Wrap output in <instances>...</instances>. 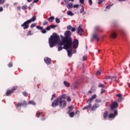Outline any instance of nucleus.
Here are the masks:
<instances>
[{
    "instance_id": "nucleus-1",
    "label": "nucleus",
    "mask_w": 130,
    "mask_h": 130,
    "mask_svg": "<svg viewBox=\"0 0 130 130\" xmlns=\"http://www.w3.org/2000/svg\"><path fill=\"white\" fill-rule=\"evenodd\" d=\"M72 32L70 31L67 30L64 33L65 37H62L61 36V38L63 42H66L65 45L63 46V49L68 50L73 45V40L71 37Z\"/></svg>"
},
{
    "instance_id": "nucleus-2",
    "label": "nucleus",
    "mask_w": 130,
    "mask_h": 130,
    "mask_svg": "<svg viewBox=\"0 0 130 130\" xmlns=\"http://www.w3.org/2000/svg\"><path fill=\"white\" fill-rule=\"evenodd\" d=\"M59 41H60L59 36H57V34L56 32L53 33L52 35H51L50 38H49V44L50 47H51V48L54 47L55 45L58 43Z\"/></svg>"
},
{
    "instance_id": "nucleus-3",
    "label": "nucleus",
    "mask_w": 130,
    "mask_h": 130,
    "mask_svg": "<svg viewBox=\"0 0 130 130\" xmlns=\"http://www.w3.org/2000/svg\"><path fill=\"white\" fill-rule=\"evenodd\" d=\"M66 98L67 95L66 94H63L60 96L59 105L60 108H64V107L67 106V101H66Z\"/></svg>"
},
{
    "instance_id": "nucleus-4",
    "label": "nucleus",
    "mask_w": 130,
    "mask_h": 130,
    "mask_svg": "<svg viewBox=\"0 0 130 130\" xmlns=\"http://www.w3.org/2000/svg\"><path fill=\"white\" fill-rule=\"evenodd\" d=\"M97 95L96 94H93L90 99H89L87 101V103H88V105L86 106L83 108V110H86V109H89V108H91L92 107V102H93V100L96 99Z\"/></svg>"
},
{
    "instance_id": "nucleus-5",
    "label": "nucleus",
    "mask_w": 130,
    "mask_h": 130,
    "mask_svg": "<svg viewBox=\"0 0 130 130\" xmlns=\"http://www.w3.org/2000/svg\"><path fill=\"white\" fill-rule=\"evenodd\" d=\"M110 110H114V109L118 108V103L117 102H112L110 105Z\"/></svg>"
},
{
    "instance_id": "nucleus-6",
    "label": "nucleus",
    "mask_w": 130,
    "mask_h": 130,
    "mask_svg": "<svg viewBox=\"0 0 130 130\" xmlns=\"http://www.w3.org/2000/svg\"><path fill=\"white\" fill-rule=\"evenodd\" d=\"M60 96L58 97L56 99L54 100L52 103V107H56L59 105Z\"/></svg>"
},
{
    "instance_id": "nucleus-7",
    "label": "nucleus",
    "mask_w": 130,
    "mask_h": 130,
    "mask_svg": "<svg viewBox=\"0 0 130 130\" xmlns=\"http://www.w3.org/2000/svg\"><path fill=\"white\" fill-rule=\"evenodd\" d=\"M63 45H66V42H63V41L60 42L58 44V51H60L62 50L63 47H62Z\"/></svg>"
},
{
    "instance_id": "nucleus-8",
    "label": "nucleus",
    "mask_w": 130,
    "mask_h": 130,
    "mask_svg": "<svg viewBox=\"0 0 130 130\" xmlns=\"http://www.w3.org/2000/svg\"><path fill=\"white\" fill-rule=\"evenodd\" d=\"M30 23L29 22V20H27L24 22L21 26L23 28V29H26L29 28V24Z\"/></svg>"
},
{
    "instance_id": "nucleus-9",
    "label": "nucleus",
    "mask_w": 130,
    "mask_h": 130,
    "mask_svg": "<svg viewBox=\"0 0 130 130\" xmlns=\"http://www.w3.org/2000/svg\"><path fill=\"white\" fill-rule=\"evenodd\" d=\"M82 27H83V25L80 24L77 28L78 34H79L80 36H82V34H83V32H84V29L82 28Z\"/></svg>"
},
{
    "instance_id": "nucleus-10",
    "label": "nucleus",
    "mask_w": 130,
    "mask_h": 130,
    "mask_svg": "<svg viewBox=\"0 0 130 130\" xmlns=\"http://www.w3.org/2000/svg\"><path fill=\"white\" fill-rule=\"evenodd\" d=\"M73 45L74 48H78V46H79V40L75 39L73 42Z\"/></svg>"
},
{
    "instance_id": "nucleus-11",
    "label": "nucleus",
    "mask_w": 130,
    "mask_h": 130,
    "mask_svg": "<svg viewBox=\"0 0 130 130\" xmlns=\"http://www.w3.org/2000/svg\"><path fill=\"white\" fill-rule=\"evenodd\" d=\"M118 112L117 110H116L114 112V114H110L108 116L109 118H114L117 115Z\"/></svg>"
},
{
    "instance_id": "nucleus-12",
    "label": "nucleus",
    "mask_w": 130,
    "mask_h": 130,
    "mask_svg": "<svg viewBox=\"0 0 130 130\" xmlns=\"http://www.w3.org/2000/svg\"><path fill=\"white\" fill-rule=\"evenodd\" d=\"M68 51V55L69 57H72L73 56V48H69V49H67Z\"/></svg>"
},
{
    "instance_id": "nucleus-13",
    "label": "nucleus",
    "mask_w": 130,
    "mask_h": 130,
    "mask_svg": "<svg viewBox=\"0 0 130 130\" xmlns=\"http://www.w3.org/2000/svg\"><path fill=\"white\" fill-rule=\"evenodd\" d=\"M44 61L46 64H51V59L50 58L46 57L44 58Z\"/></svg>"
},
{
    "instance_id": "nucleus-14",
    "label": "nucleus",
    "mask_w": 130,
    "mask_h": 130,
    "mask_svg": "<svg viewBox=\"0 0 130 130\" xmlns=\"http://www.w3.org/2000/svg\"><path fill=\"white\" fill-rule=\"evenodd\" d=\"M98 107H99V104H95L92 107H91V110L94 111V110H96Z\"/></svg>"
},
{
    "instance_id": "nucleus-15",
    "label": "nucleus",
    "mask_w": 130,
    "mask_h": 130,
    "mask_svg": "<svg viewBox=\"0 0 130 130\" xmlns=\"http://www.w3.org/2000/svg\"><path fill=\"white\" fill-rule=\"evenodd\" d=\"M28 21H29L30 23H32V22H35V21H36V16H32V17L30 19L28 20Z\"/></svg>"
},
{
    "instance_id": "nucleus-16",
    "label": "nucleus",
    "mask_w": 130,
    "mask_h": 130,
    "mask_svg": "<svg viewBox=\"0 0 130 130\" xmlns=\"http://www.w3.org/2000/svg\"><path fill=\"white\" fill-rule=\"evenodd\" d=\"M110 36L111 38H116L117 34H116L115 32H113L110 35Z\"/></svg>"
},
{
    "instance_id": "nucleus-17",
    "label": "nucleus",
    "mask_w": 130,
    "mask_h": 130,
    "mask_svg": "<svg viewBox=\"0 0 130 130\" xmlns=\"http://www.w3.org/2000/svg\"><path fill=\"white\" fill-rule=\"evenodd\" d=\"M54 20V16H51L50 18H48V21L49 22V23H52V22H53Z\"/></svg>"
},
{
    "instance_id": "nucleus-18",
    "label": "nucleus",
    "mask_w": 130,
    "mask_h": 130,
    "mask_svg": "<svg viewBox=\"0 0 130 130\" xmlns=\"http://www.w3.org/2000/svg\"><path fill=\"white\" fill-rule=\"evenodd\" d=\"M68 114H69L70 117L71 118H73L74 116H75V112H70L69 113H68Z\"/></svg>"
},
{
    "instance_id": "nucleus-19",
    "label": "nucleus",
    "mask_w": 130,
    "mask_h": 130,
    "mask_svg": "<svg viewBox=\"0 0 130 130\" xmlns=\"http://www.w3.org/2000/svg\"><path fill=\"white\" fill-rule=\"evenodd\" d=\"M107 116H108V112L106 111L103 114V117L104 119H106V118H107Z\"/></svg>"
},
{
    "instance_id": "nucleus-20",
    "label": "nucleus",
    "mask_w": 130,
    "mask_h": 130,
    "mask_svg": "<svg viewBox=\"0 0 130 130\" xmlns=\"http://www.w3.org/2000/svg\"><path fill=\"white\" fill-rule=\"evenodd\" d=\"M92 36L94 39H95L96 40H97V41H99V37H98V35H93Z\"/></svg>"
},
{
    "instance_id": "nucleus-21",
    "label": "nucleus",
    "mask_w": 130,
    "mask_h": 130,
    "mask_svg": "<svg viewBox=\"0 0 130 130\" xmlns=\"http://www.w3.org/2000/svg\"><path fill=\"white\" fill-rule=\"evenodd\" d=\"M68 109H69V111L68 112V113H70L71 111H73V109H74V106H70L68 107Z\"/></svg>"
},
{
    "instance_id": "nucleus-22",
    "label": "nucleus",
    "mask_w": 130,
    "mask_h": 130,
    "mask_svg": "<svg viewBox=\"0 0 130 130\" xmlns=\"http://www.w3.org/2000/svg\"><path fill=\"white\" fill-rule=\"evenodd\" d=\"M63 84H64L65 87H70V83L68 82V81H64L63 82Z\"/></svg>"
},
{
    "instance_id": "nucleus-23",
    "label": "nucleus",
    "mask_w": 130,
    "mask_h": 130,
    "mask_svg": "<svg viewBox=\"0 0 130 130\" xmlns=\"http://www.w3.org/2000/svg\"><path fill=\"white\" fill-rule=\"evenodd\" d=\"M67 15H68V16H71V17H72V16H74V13L72 12V11H67Z\"/></svg>"
},
{
    "instance_id": "nucleus-24",
    "label": "nucleus",
    "mask_w": 130,
    "mask_h": 130,
    "mask_svg": "<svg viewBox=\"0 0 130 130\" xmlns=\"http://www.w3.org/2000/svg\"><path fill=\"white\" fill-rule=\"evenodd\" d=\"M21 106H26L27 105V102L24 101L23 102L21 103Z\"/></svg>"
},
{
    "instance_id": "nucleus-25",
    "label": "nucleus",
    "mask_w": 130,
    "mask_h": 130,
    "mask_svg": "<svg viewBox=\"0 0 130 130\" xmlns=\"http://www.w3.org/2000/svg\"><path fill=\"white\" fill-rule=\"evenodd\" d=\"M84 11H85V9H84V6L83 5H81V9L80 11V13L82 14V13H84Z\"/></svg>"
},
{
    "instance_id": "nucleus-26",
    "label": "nucleus",
    "mask_w": 130,
    "mask_h": 130,
    "mask_svg": "<svg viewBox=\"0 0 130 130\" xmlns=\"http://www.w3.org/2000/svg\"><path fill=\"white\" fill-rule=\"evenodd\" d=\"M116 76H111V81H113V82H114V81H116Z\"/></svg>"
},
{
    "instance_id": "nucleus-27",
    "label": "nucleus",
    "mask_w": 130,
    "mask_h": 130,
    "mask_svg": "<svg viewBox=\"0 0 130 130\" xmlns=\"http://www.w3.org/2000/svg\"><path fill=\"white\" fill-rule=\"evenodd\" d=\"M13 93L12 91L11 90H8L7 92H6V96H10V95H11V94Z\"/></svg>"
},
{
    "instance_id": "nucleus-28",
    "label": "nucleus",
    "mask_w": 130,
    "mask_h": 130,
    "mask_svg": "<svg viewBox=\"0 0 130 130\" xmlns=\"http://www.w3.org/2000/svg\"><path fill=\"white\" fill-rule=\"evenodd\" d=\"M28 104H31L32 105H36V103L34 101H30L28 102Z\"/></svg>"
},
{
    "instance_id": "nucleus-29",
    "label": "nucleus",
    "mask_w": 130,
    "mask_h": 130,
    "mask_svg": "<svg viewBox=\"0 0 130 130\" xmlns=\"http://www.w3.org/2000/svg\"><path fill=\"white\" fill-rule=\"evenodd\" d=\"M18 89V86H14L11 89V91H12V93L15 91V90H17Z\"/></svg>"
},
{
    "instance_id": "nucleus-30",
    "label": "nucleus",
    "mask_w": 130,
    "mask_h": 130,
    "mask_svg": "<svg viewBox=\"0 0 130 130\" xmlns=\"http://www.w3.org/2000/svg\"><path fill=\"white\" fill-rule=\"evenodd\" d=\"M102 72V71H98L96 73H95L96 76H100L101 75V73Z\"/></svg>"
},
{
    "instance_id": "nucleus-31",
    "label": "nucleus",
    "mask_w": 130,
    "mask_h": 130,
    "mask_svg": "<svg viewBox=\"0 0 130 130\" xmlns=\"http://www.w3.org/2000/svg\"><path fill=\"white\" fill-rule=\"evenodd\" d=\"M113 5L114 4H111V5H109L106 6V9L107 10H110V8H111V7H112V6H113Z\"/></svg>"
},
{
    "instance_id": "nucleus-32",
    "label": "nucleus",
    "mask_w": 130,
    "mask_h": 130,
    "mask_svg": "<svg viewBox=\"0 0 130 130\" xmlns=\"http://www.w3.org/2000/svg\"><path fill=\"white\" fill-rule=\"evenodd\" d=\"M68 9H72L73 8V4L71 3L70 4L67 5Z\"/></svg>"
},
{
    "instance_id": "nucleus-33",
    "label": "nucleus",
    "mask_w": 130,
    "mask_h": 130,
    "mask_svg": "<svg viewBox=\"0 0 130 130\" xmlns=\"http://www.w3.org/2000/svg\"><path fill=\"white\" fill-rule=\"evenodd\" d=\"M22 10L25 11V10H27L28 9V7L26 5H23L22 7Z\"/></svg>"
},
{
    "instance_id": "nucleus-34",
    "label": "nucleus",
    "mask_w": 130,
    "mask_h": 130,
    "mask_svg": "<svg viewBox=\"0 0 130 130\" xmlns=\"http://www.w3.org/2000/svg\"><path fill=\"white\" fill-rule=\"evenodd\" d=\"M99 88H105V85L103 84H99Z\"/></svg>"
},
{
    "instance_id": "nucleus-35",
    "label": "nucleus",
    "mask_w": 130,
    "mask_h": 130,
    "mask_svg": "<svg viewBox=\"0 0 130 130\" xmlns=\"http://www.w3.org/2000/svg\"><path fill=\"white\" fill-rule=\"evenodd\" d=\"M36 28H37V29H38V30H43V27H41V26H39V25H37V26H36Z\"/></svg>"
},
{
    "instance_id": "nucleus-36",
    "label": "nucleus",
    "mask_w": 130,
    "mask_h": 130,
    "mask_svg": "<svg viewBox=\"0 0 130 130\" xmlns=\"http://www.w3.org/2000/svg\"><path fill=\"white\" fill-rule=\"evenodd\" d=\"M42 114V112H38L36 114V116L37 117H39V116H40V115Z\"/></svg>"
},
{
    "instance_id": "nucleus-37",
    "label": "nucleus",
    "mask_w": 130,
    "mask_h": 130,
    "mask_svg": "<svg viewBox=\"0 0 130 130\" xmlns=\"http://www.w3.org/2000/svg\"><path fill=\"white\" fill-rule=\"evenodd\" d=\"M67 101H68V102H71L72 101V100L71 99V97H70V96H67Z\"/></svg>"
},
{
    "instance_id": "nucleus-38",
    "label": "nucleus",
    "mask_w": 130,
    "mask_h": 130,
    "mask_svg": "<svg viewBox=\"0 0 130 130\" xmlns=\"http://www.w3.org/2000/svg\"><path fill=\"white\" fill-rule=\"evenodd\" d=\"M55 21H56V23H57V24L60 23V20L58 18H55Z\"/></svg>"
},
{
    "instance_id": "nucleus-39",
    "label": "nucleus",
    "mask_w": 130,
    "mask_h": 130,
    "mask_svg": "<svg viewBox=\"0 0 130 130\" xmlns=\"http://www.w3.org/2000/svg\"><path fill=\"white\" fill-rule=\"evenodd\" d=\"M20 106H22V104L21 103H18L16 105V108L18 107H20Z\"/></svg>"
},
{
    "instance_id": "nucleus-40",
    "label": "nucleus",
    "mask_w": 130,
    "mask_h": 130,
    "mask_svg": "<svg viewBox=\"0 0 130 130\" xmlns=\"http://www.w3.org/2000/svg\"><path fill=\"white\" fill-rule=\"evenodd\" d=\"M6 3V0H0V5H4Z\"/></svg>"
},
{
    "instance_id": "nucleus-41",
    "label": "nucleus",
    "mask_w": 130,
    "mask_h": 130,
    "mask_svg": "<svg viewBox=\"0 0 130 130\" xmlns=\"http://www.w3.org/2000/svg\"><path fill=\"white\" fill-rule=\"evenodd\" d=\"M103 2H105V0H99L98 1L99 5H101V4H102Z\"/></svg>"
},
{
    "instance_id": "nucleus-42",
    "label": "nucleus",
    "mask_w": 130,
    "mask_h": 130,
    "mask_svg": "<svg viewBox=\"0 0 130 130\" xmlns=\"http://www.w3.org/2000/svg\"><path fill=\"white\" fill-rule=\"evenodd\" d=\"M36 25H37L36 23H33L31 24L30 28H34V27H36Z\"/></svg>"
},
{
    "instance_id": "nucleus-43",
    "label": "nucleus",
    "mask_w": 130,
    "mask_h": 130,
    "mask_svg": "<svg viewBox=\"0 0 130 130\" xmlns=\"http://www.w3.org/2000/svg\"><path fill=\"white\" fill-rule=\"evenodd\" d=\"M22 94L25 97H27V96H28V93H27L26 91H24Z\"/></svg>"
},
{
    "instance_id": "nucleus-44",
    "label": "nucleus",
    "mask_w": 130,
    "mask_h": 130,
    "mask_svg": "<svg viewBox=\"0 0 130 130\" xmlns=\"http://www.w3.org/2000/svg\"><path fill=\"white\" fill-rule=\"evenodd\" d=\"M104 93H105V89L102 88L101 90V94H103Z\"/></svg>"
},
{
    "instance_id": "nucleus-45",
    "label": "nucleus",
    "mask_w": 130,
    "mask_h": 130,
    "mask_svg": "<svg viewBox=\"0 0 130 130\" xmlns=\"http://www.w3.org/2000/svg\"><path fill=\"white\" fill-rule=\"evenodd\" d=\"M8 67L9 68H12V67H13V62H10L9 64H8Z\"/></svg>"
},
{
    "instance_id": "nucleus-46",
    "label": "nucleus",
    "mask_w": 130,
    "mask_h": 130,
    "mask_svg": "<svg viewBox=\"0 0 130 130\" xmlns=\"http://www.w3.org/2000/svg\"><path fill=\"white\" fill-rule=\"evenodd\" d=\"M95 102H96V103H100L101 100L97 99L95 100Z\"/></svg>"
},
{
    "instance_id": "nucleus-47",
    "label": "nucleus",
    "mask_w": 130,
    "mask_h": 130,
    "mask_svg": "<svg viewBox=\"0 0 130 130\" xmlns=\"http://www.w3.org/2000/svg\"><path fill=\"white\" fill-rule=\"evenodd\" d=\"M106 80H109V79L111 80V76H106L105 77Z\"/></svg>"
},
{
    "instance_id": "nucleus-48",
    "label": "nucleus",
    "mask_w": 130,
    "mask_h": 130,
    "mask_svg": "<svg viewBox=\"0 0 130 130\" xmlns=\"http://www.w3.org/2000/svg\"><path fill=\"white\" fill-rule=\"evenodd\" d=\"M54 98H55V94H54L52 95V98H51V101H52V100H53V99H54Z\"/></svg>"
},
{
    "instance_id": "nucleus-49",
    "label": "nucleus",
    "mask_w": 130,
    "mask_h": 130,
    "mask_svg": "<svg viewBox=\"0 0 130 130\" xmlns=\"http://www.w3.org/2000/svg\"><path fill=\"white\" fill-rule=\"evenodd\" d=\"M116 96H117V97H119V98L122 97V95L120 93L116 94Z\"/></svg>"
},
{
    "instance_id": "nucleus-50",
    "label": "nucleus",
    "mask_w": 130,
    "mask_h": 130,
    "mask_svg": "<svg viewBox=\"0 0 130 130\" xmlns=\"http://www.w3.org/2000/svg\"><path fill=\"white\" fill-rule=\"evenodd\" d=\"M88 3L90 6H92L93 4V2H92V0H88Z\"/></svg>"
},
{
    "instance_id": "nucleus-51",
    "label": "nucleus",
    "mask_w": 130,
    "mask_h": 130,
    "mask_svg": "<svg viewBox=\"0 0 130 130\" xmlns=\"http://www.w3.org/2000/svg\"><path fill=\"white\" fill-rule=\"evenodd\" d=\"M47 24H48V22L47 21H45L44 22V23H43V26H46V25H47Z\"/></svg>"
},
{
    "instance_id": "nucleus-52",
    "label": "nucleus",
    "mask_w": 130,
    "mask_h": 130,
    "mask_svg": "<svg viewBox=\"0 0 130 130\" xmlns=\"http://www.w3.org/2000/svg\"><path fill=\"white\" fill-rule=\"evenodd\" d=\"M41 31L43 34H45V33H46V29H42Z\"/></svg>"
},
{
    "instance_id": "nucleus-53",
    "label": "nucleus",
    "mask_w": 130,
    "mask_h": 130,
    "mask_svg": "<svg viewBox=\"0 0 130 130\" xmlns=\"http://www.w3.org/2000/svg\"><path fill=\"white\" fill-rule=\"evenodd\" d=\"M73 8H79V4H75L73 6Z\"/></svg>"
},
{
    "instance_id": "nucleus-54",
    "label": "nucleus",
    "mask_w": 130,
    "mask_h": 130,
    "mask_svg": "<svg viewBox=\"0 0 130 130\" xmlns=\"http://www.w3.org/2000/svg\"><path fill=\"white\" fill-rule=\"evenodd\" d=\"M30 35H32V34H31V30H29L27 34V36H30Z\"/></svg>"
},
{
    "instance_id": "nucleus-55",
    "label": "nucleus",
    "mask_w": 130,
    "mask_h": 130,
    "mask_svg": "<svg viewBox=\"0 0 130 130\" xmlns=\"http://www.w3.org/2000/svg\"><path fill=\"white\" fill-rule=\"evenodd\" d=\"M86 58H87V57L86 56H84L82 58L83 61H85V60H86Z\"/></svg>"
},
{
    "instance_id": "nucleus-56",
    "label": "nucleus",
    "mask_w": 130,
    "mask_h": 130,
    "mask_svg": "<svg viewBox=\"0 0 130 130\" xmlns=\"http://www.w3.org/2000/svg\"><path fill=\"white\" fill-rule=\"evenodd\" d=\"M50 28H52V29H53V28H56V25H50Z\"/></svg>"
},
{
    "instance_id": "nucleus-57",
    "label": "nucleus",
    "mask_w": 130,
    "mask_h": 130,
    "mask_svg": "<svg viewBox=\"0 0 130 130\" xmlns=\"http://www.w3.org/2000/svg\"><path fill=\"white\" fill-rule=\"evenodd\" d=\"M50 26H47L46 28V30H47V31H50Z\"/></svg>"
},
{
    "instance_id": "nucleus-58",
    "label": "nucleus",
    "mask_w": 130,
    "mask_h": 130,
    "mask_svg": "<svg viewBox=\"0 0 130 130\" xmlns=\"http://www.w3.org/2000/svg\"><path fill=\"white\" fill-rule=\"evenodd\" d=\"M67 29H68V30H71V29H72V26H71V25L68 26Z\"/></svg>"
},
{
    "instance_id": "nucleus-59",
    "label": "nucleus",
    "mask_w": 130,
    "mask_h": 130,
    "mask_svg": "<svg viewBox=\"0 0 130 130\" xmlns=\"http://www.w3.org/2000/svg\"><path fill=\"white\" fill-rule=\"evenodd\" d=\"M80 4H84V0H79Z\"/></svg>"
},
{
    "instance_id": "nucleus-60",
    "label": "nucleus",
    "mask_w": 130,
    "mask_h": 130,
    "mask_svg": "<svg viewBox=\"0 0 130 130\" xmlns=\"http://www.w3.org/2000/svg\"><path fill=\"white\" fill-rule=\"evenodd\" d=\"M17 8L18 10V11H21V7L20 6H18L17 7Z\"/></svg>"
},
{
    "instance_id": "nucleus-61",
    "label": "nucleus",
    "mask_w": 130,
    "mask_h": 130,
    "mask_svg": "<svg viewBox=\"0 0 130 130\" xmlns=\"http://www.w3.org/2000/svg\"><path fill=\"white\" fill-rule=\"evenodd\" d=\"M76 114H80V111H76L75 112Z\"/></svg>"
},
{
    "instance_id": "nucleus-62",
    "label": "nucleus",
    "mask_w": 130,
    "mask_h": 130,
    "mask_svg": "<svg viewBox=\"0 0 130 130\" xmlns=\"http://www.w3.org/2000/svg\"><path fill=\"white\" fill-rule=\"evenodd\" d=\"M72 32H75V31H76V29H75V28H72V30H71Z\"/></svg>"
},
{
    "instance_id": "nucleus-63",
    "label": "nucleus",
    "mask_w": 130,
    "mask_h": 130,
    "mask_svg": "<svg viewBox=\"0 0 130 130\" xmlns=\"http://www.w3.org/2000/svg\"><path fill=\"white\" fill-rule=\"evenodd\" d=\"M3 10H4V8H3V7H0V12H3Z\"/></svg>"
},
{
    "instance_id": "nucleus-64",
    "label": "nucleus",
    "mask_w": 130,
    "mask_h": 130,
    "mask_svg": "<svg viewBox=\"0 0 130 130\" xmlns=\"http://www.w3.org/2000/svg\"><path fill=\"white\" fill-rule=\"evenodd\" d=\"M117 101H118V102H120V101H121V98H118L117 100Z\"/></svg>"
}]
</instances>
